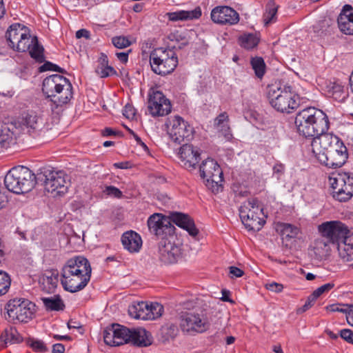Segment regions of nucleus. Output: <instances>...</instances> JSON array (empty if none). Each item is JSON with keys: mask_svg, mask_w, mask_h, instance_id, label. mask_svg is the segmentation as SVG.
<instances>
[{"mask_svg": "<svg viewBox=\"0 0 353 353\" xmlns=\"http://www.w3.org/2000/svg\"><path fill=\"white\" fill-rule=\"evenodd\" d=\"M334 286V284L332 283H325L321 287L316 289L313 292L312 294L314 296H315L316 299H318L320 296H321L323 294L328 292L330 291Z\"/></svg>", "mask_w": 353, "mask_h": 353, "instance_id": "47", "label": "nucleus"}, {"mask_svg": "<svg viewBox=\"0 0 353 353\" xmlns=\"http://www.w3.org/2000/svg\"><path fill=\"white\" fill-rule=\"evenodd\" d=\"M13 124L19 132L28 133L32 137L38 136L44 126L43 119L34 112L22 114Z\"/></svg>", "mask_w": 353, "mask_h": 353, "instance_id": "14", "label": "nucleus"}, {"mask_svg": "<svg viewBox=\"0 0 353 353\" xmlns=\"http://www.w3.org/2000/svg\"><path fill=\"white\" fill-rule=\"evenodd\" d=\"M330 184L332 188V196L340 202H346L353 196V174L339 173L330 177Z\"/></svg>", "mask_w": 353, "mask_h": 353, "instance_id": "12", "label": "nucleus"}, {"mask_svg": "<svg viewBox=\"0 0 353 353\" xmlns=\"http://www.w3.org/2000/svg\"><path fill=\"white\" fill-rule=\"evenodd\" d=\"M42 91L47 99L53 112L68 104L73 97L72 85L70 81L60 74H52L43 81Z\"/></svg>", "mask_w": 353, "mask_h": 353, "instance_id": "3", "label": "nucleus"}, {"mask_svg": "<svg viewBox=\"0 0 353 353\" xmlns=\"http://www.w3.org/2000/svg\"><path fill=\"white\" fill-rule=\"evenodd\" d=\"M295 125L299 134L312 137L316 133L327 132L330 122L322 110L314 107H307L300 110L295 117Z\"/></svg>", "mask_w": 353, "mask_h": 353, "instance_id": "4", "label": "nucleus"}, {"mask_svg": "<svg viewBox=\"0 0 353 353\" xmlns=\"http://www.w3.org/2000/svg\"><path fill=\"white\" fill-rule=\"evenodd\" d=\"M95 72L101 78H105L116 74V70L108 65V57L104 54H101Z\"/></svg>", "mask_w": 353, "mask_h": 353, "instance_id": "37", "label": "nucleus"}, {"mask_svg": "<svg viewBox=\"0 0 353 353\" xmlns=\"http://www.w3.org/2000/svg\"><path fill=\"white\" fill-rule=\"evenodd\" d=\"M27 344L36 352H45L47 351V347L41 340L30 338L27 340Z\"/></svg>", "mask_w": 353, "mask_h": 353, "instance_id": "44", "label": "nucleus"}, {"mask_svg": "<svg viewBox=\"0 0 353 353\" xmlns=\"http://www.w3.org/2000/svg\"><path fill=\"white\" fill-rule=\"evenodd\" d=\"M121 242L123 248L131 253L138 252L142 246L141 236L132 230L123 234Z\"/></svg>", "mask_w": 353, "mask_h": 353, "instance_id": "26", "label": "nucleus"}, {"mask_svg": "<svg viewBox=\"0 0 353 353\" xmlns=\"http://www.w3.org/2000/svg\"><path fill=\"white\" fill-rule=\"evenodd\" d=\"M117 132L114 131L112 128H106L103 131V136H111L115 135Z\"/></svg>", "mask_w": 353, "mask_h": 353, "instance_id": "63", "label": "nucleus"}, {"mask_svg": "<svg viewBox=\"0 0 353 353\" xmlns=\"http://www.w3.org/2000/svg\"><path fill=\"white\" fill-rule=\"evenodd\" d=\"M238 41L242 48L252 50L258 45L259 37L256 34L244 33L239 37Z\"/></svg>", "mask_w": 353, "mask_h": 353, "instance_id": "38", "label": "nucleus"}, {"mask_svg": "<svg viewBox=\"0 0 353 353\" xmlns=\"http://www.w3.org/2000/svg\"><path fill=\"white\" fill-rule=\"evenodd\" d=\"M10 279L7 273L0 271V296L5 294L10 288Z\"/></svg>", "mask_w": 353, "mask_h": 353, "instance_id": "43", "label": "nucleus"}, {"mask_svg": "<svg viewBox=\"0 0 353 353\" xmlns=\"http://www.w3.org/2000/svg\"><path fill=\"white\" fill-rule=\"evenodd\" d=\"M211 19L215 23L233 26L239 23V13L229 6H216L211 11Z\"/></svg>", "mask_w": 353, "mask_h": 353, "instance_id": "23", "label": "nucleus"}, {"mask_svg": "<svg viewBox=\"0 0 353 353\" xmlns=\"http://www.w3.org/2000/svg\"><path fill=\"white\" fill-rule=\"evenodd\" d=\"M239 216L249 231H259L265 223L263 208L256 199L243 202L239 208Z\"/></svg>", "mask_w": 353, "mask_h": 353, "instance_id": "9", "label": "nucleus"}, {"mask_svg": "<svg viewBox=\"0 0 353 353\" xmlns=\"http://www.w3.org/2000/svg\"><path fill=\"white\" fill-rule=\"evenodd\" d=\"M7 316L6 319L13 323H28L36 312V305L25 299H13L10 300L5 306Z\"/></svg>", "mask_w": 353, "mask_h": 353, "instance_id": "10", "label": "nucleus"}, {"mask_svg": "<svg viewBox=\"0 0 353 353\" xmlns=\"http://www.w3.org/2000/svg\"><path fill=\"white\" fill-rule=\"evenodd\" d=\"M5 249L4 245L0 239V263L4 260Z\"/></svg>", "mask_w": 353, "mask_h": 353, "instance_id": "62", "label": "nucleus"}, {"mask_svg": "<svg viewBox=\"0 0 353 353\" xmlns=\"http://www.w3.org/2000/svg\"><path fill=\"white\" fill-rule=\"evenodd\" d=\"M113 45L119 49L127 48L131 45V42L125 37H115L112 39Z\"/></svg>", "mask_w": 353, "mask_h": 353, "instance_id": "46", "label": "nucleus"}, {"mask_svg": "<svg viewBox=\"0 0 353 353\" xmlns=\"http://www.w3.org/2000/svg\"><path fill=\"white\" fill-rule=\"evenodd\" d=\"M228 116L225 112L220 114L215 119L214 123L220 130L227 132L229 130Z\"/></svg>", "mask_w": 353, "mask_h": 353, "instance_id": "45", "label": "nucleus"}, {"mask_svg": "<svg viewBox=\"0 0 353 353\" xmlns=\"http://www.w3.org/2000/svg\"><path fill=\"white\" fill-rule=\"evenodd\" d=\"M340 336L346 342L353 345V331L350 329H343L339 332Z\"/></svg>", "mask_w": 353, "mask_h": 353, "instance_id": "53", "label": "nucleus"}, {"mask_svg": "<svg viewBox=\"0 0 353 353\" xmlns=\"http://www.w3.org/2000/svg\"><path fill=\"white\" fill-rule=\"evenodd\" d=\"M180 326L183 332L202 333L208 330L209 323L203 312L192 311L181 316Z\"/></svg>", "mask_w": 353, "mask_h": 353, "instance_id": "15", "label": "nucleus"}, {"mask_svg": "<svg viewBox=\"0 0 353 353\" xmlns=\"http://www.w3.org/2000/svg\"><path fill=\"white\" fill-rule=\"evenodd\" d=\"M91 273L92 268L86 258L81 256L71 258L62 268L61 283L68 292H79L88 285Z\"/></svg>", "mask_w": 353, "mask_h": 353, "instance_id": "1", "label": "nucleus"}, {"mask_svg": "<svg viewBox=\"0 0 353 353\" xmlns=\"http://www.w3.org/2000/svg\"><path fill=\"white\" fill-rule=\"evenodd\" d=\"M327 26L328 24L325 21H319L313 26L312 28L314 32L319 36H321L326 30Z\"/></svg>", "mask_w": 353, "mask_h": 353, "instance_id": "50", "label": "nucleus"}, {"mask_svg": "<svg viewBox=\"0 0 353 353\" xmlns=\"http://www.w3.org/2000/svg\"><path fill=\"white\" fill-rule=\"evenodd\" d=\"M268 97L271 105L281 112L290 113L298 106L295 94L290 86L272 84L268 88Z\"/></svg>", "mask_w": 353, "mask_h": 353, "instance_id": "6", "label": "nucleus"}, {"mask_svg": "<svg viewBox=\"0 0 353 353\" xmlns=\"http://www.w3.org/2000/svg\"><path fill=\"white\" fill-rule=\"evenodd\" d=\"M350 307V305L332 304L327 306L326 308L330 312H339L345 313L347 315Z\"/></svg>", "mask_w": 353, "mask_h": 353, "instance_id": "49", "label": "nucleus"}, {"mask_svg": "<svg viewBox=\"0 0 353 353\" xmlns=\"http://www.w3.org/2000/svg\"><path fill=\"white\" fill-rule=\"evenodd\" d=\"M251 65L256 76L259 78H262L265 74V65L263 59L261 57L252 58L251 60Z\"/></svg>", "mask_w": 353, "mask_h": 353, "instance_id": "42", "label": "nucleus"}, {"mask_svg": "<svg viewBox=\"0 0 353 353\" xmlns=\"http://www.w3.org/2000/svg\"><path fill=\"white\" fill-rule=\"evenodd\" d=\"M168 19L172 21L192 20L199 19L201 16V10L196 7L192 10H179L167 13Z\"/></svg>", "mask_w": 353, "mask_h": 353, "instance_id": "29", "label": "nucleus"}, {"mask_svg": "<svg viewBox=\"0 0 353 353\" xmlns=\"http://www.w3.org/2000/svg\"><path fill=\"white\" fill-rule=\"evenodd\" d=\"M103 192L108 196L117 199H121L123 196L122 192L119 188L112 185L106 186Z\"/></svg>", "mask_w": 353, "mask_h": 353, "instance_id": "48", "label": "nucleus"}, {"mask_svg": "<svg viewBox=\"0 0 353 353\" xmlns=\"http://www.w3.org/2000/svg\"><path fill=\"white\" fill-rule=\"evenodd\" d=\"M312 137L311 143L312 151L318 161L321 157L325 155L335 143H339L340 139L332 133H316V135Z\"/></svg>", "mask_w": 353, "mask_h": 353, "instance_id": "22", "label": "nucleus"}, {"mask_svg": "<svg viewBox=\"0 0 353 353\" xmlns=\"http://www.w3.org/2000/svg\"><path fill=\"white\" fill-rule=\"evenodd\" d=\"M229 272L230 274L231 278H238L241 277L243 275V271L241 270L240 268L235 267V266H231L229 268Z\"/></svg>", "mask_w": 353, "mask_h": 353, "instance_id": "55", "label": "nucleus"}, {"mask_svg": "<svg viewBox=\"0 0 353 353\" xmlns=\"http://www.w3.org/2000/svg\"><path fill=\"white\" fill-rule=\"evenodd\" d=\"M22 341V337L13 327L6 328L0 336V344L4 347L8 344L19 343Z\"/></svg>", "mask_w": 353, "mask_h": 353, "instance_id": "35", "label": "nucleus"}, {"mask_svg": "<svg viewBox=\"0 0 353 353\" xmlns=\"http://www.w3.org/2000/svg\"><path fill=\"white\" fill-rule=\"evenodd\" d=\"M42 301L48 310L59 311L64 307V304L59 296L43 298Z\"/></svg>", "mask_w": 353, "mask_h": 353, "instance_id": "40", "label": "nucleus"}, {"mask_svg": "<svg viewBox=\"0 0 353 353\" xmlns=\"http://www.w3.org/2000/svg\"><path fill=\"white\" fill-rule=\"evenodd\" d=\"M173 235L161 239L159 243V258L166 264L178 262L183 256L182 244L172 241Z\"/></svg>", "mask_w": 353, "mask_h": 353, "instance_id": "16", "label": "nucleus"}, {"mask_svg": "<svg viewBox=\"0 0 353 353\" xmlns=\"http://www.w3.org/2000/svg\"><path fill=\"white\" fill-rule=\"evenodd\" d=\"M337 245L339 254L343 261L353 260V239L346 236Z\"/></svg>", "mask_w": 353, "mask_h": 353, "instance_id": "33", "label": "nucleus"}, {"mask_svg": "<svg viewBox=\"0 0 353 353\" xmlns=\"http://www.w3.org/2000/svg\"><path fill=\"white\" fill-rule=\"evenodd\" d=\"M116 56L118 58V59L123 63H127L128 61V52H117Z\"/></svg>", "mask_w": 353, "mask_h": 353, "instance_id": "60", "label": "nucleus"}, {"mask_svg": "<svg viewBox=\"0 0 353 353\" xmlns=\"http://www.w3.org/2000/svg\"><path fill=\"white\" fill-rule=\"evenodd\" d=\"M346 319L348 324L353 327V305H350V307L346 315Z\"/></svg>", "mask_w": 353, "mask_h": 353, "instance_id": "58", "label": "nucleus"}, {"mask_svg": "<svg viewBox=\"0 0 353 353\" xmlns=\"http://www.w3.org/2000/svg\"><path fill=\"white\" fill-rule=\"evenodd\" d=\"M339 30L345 34H353V8L345 5L337 19Z\"/></svg>", "mask_w": 353, "mask_h": 353, "instance_id": "25", "label": "nucleus"}, {"mask_svg": "<svg viewBox=\"0 0 353 353\" xmlns=\"http://www.w3.org/2000/svg\"><path fill=\"white\" fill-rule=\"evenodd\" d=\"M38 182H41L46 192L54 196L65 194L70 185L69 176L62 170L44 169L37 174Z\"/></svg>", "mask_w": 353, "mask_h": 353, "instance_id": "7", "label": "nucleus"}, {"mask_svg": "<svg viewBox=\"0 0 353 353\" xmlns=\"http://www.w3.org/2000/svg\"><path fill=\"white\" fill-rule=\"evenodd\" d=\"M168 133L175 143L181 144L190 141L194 137V128L181 117L175 115L168 118L167 121Z\"/></svg>", "mask_w": 353, "mask_h": 353, "instance_id": "13", "label": "nucleus"}, {"mask_svg": "<svg viewBox=\"0 0 353 353\" xmlns=\"http://www.w3.org/2000/svg\"><path fill=\"white\" fill-rule=\"evenodd\" d=\"M15 129L13 123L10 124L0 123V152L3 148H7L15 137Z\"/></svg>", "mask_w": 353, "mask_h": 353, "instance_id": "31", "label": "nucleus"}, {"mask_svg": "<svg viewBox=\"0 0 353 353\" xmlns=\"http://www.w3.org/2000/svg\"><path fill=\"white\" fill-rule=\"evenodd\" d=\"M163 312V307L159 303L148 304L147 320H154L160 317Z\"/></svg>", "mask_w": 353, "mask_h": 353, "instance_id": "41", "label": "nucleus"}, {"mask_svg": "<svg viewBox=\"0 0 353 353\" xmlns=\"http://www.w3.org/2000/svg\"><path fill=\"white\" fill-rule=\"evenodd\" d=\"M331 243H332L322 236L316 239L311 245L316 257L317 259L325 257L330 251Z\"/></svg>", "mask_w": 353, "mask_h": 353, "instance_id": "34", "label": "nucleus"}, {"mask_svg": "<svg viewBox=\"0 0 353 353\" xmlns=\"http://www.w3.org/2000/svg\"><path fill=\"white\" fill-rule=\"evenodd\" d=\"M150 65L155 74L165 76L174 70L178 65V58L172 49L157 48L150 54Z\"/></svg>", "mask_w": 353, "mask_h": 353, "instance_id": "8", "label": "nucleus"}, {"mask_svg": "<svg viewBox=\"0 0 353 353\" xmlns=\"http://www.w3.org/2000/svg\"><path fill=\"white\" fill-rule=\"evenodd\" d=\"M321 236L332 244H338L348 234L347 227L341 221H330L322 223L318 226Z\"/></svg>", "mask_w": 353, "mask_h": 353, "instance_id": "18", "label": "nucleus"}, {"mask_svg": "<svg viewBox=\"0 0 353 353\" xmlns=\"http://www.w3.org/2000/svg\"><path fill=\"white\" fill-rule=\"evenodd\" d=\"M278 6L274 0H270L267 6L265 12L263 14V21L265 26L276 21Z\"/></svg>", "mask_w": 353, "mask_h": 353, "instance_id": "39", "label": "nucleus"}, {"mask_svg": "<svg viewBox=\"0 0 353 353\" xmlns=\"http://www.w3.org/2000/svg\"><path fill=\"white\" fill-rule=\"evenodd\" d=\"M149 230L161 239L169 237L174 234V228L170 219L161 214L155 213L148 219Z\"/></svg>", "mask_w": 353, "mask_h": 353, "instance_id": "20", "label": "nucleus"}, {"mask_svg": "<svg viewBox=\"0 0 353 353\" xmlns=\"http://www.w3.org/2000/svg\"><path fill=\"white\" fill-rule=\"evenodd\" d=\"M65 347L61 343H56L52 346V353H63Z\"/></svg>", "mask_w": 353, "mask_h": 353, "instance_id": "59", "label": "nucleus"}, {"mask_svg": "<svg viewBox=\"0 0 353 353\" xmlns=\"http://www.w3.org/2000/svg\"><path fill=\"white\" fill-rule=\"evenodd\" d=\"M43 68H45V70H54V71H60V68L57 65L52 64L51 63H46L43 65Z\"/></svg>", "mask_w": 353, "mask_h": 353, "instance_id": "61", "label": "nucleus"}, {"mask_svg": "<svg viewBox=\"0 0 353 353\" xmlns=\"http://www.w3.org/2000/svg\"><path fill=\"white\" fill-rule=\"evenodd\" d=\"M284 172V165L281 163L276 164L273 167V174L276 175V178L279 179Z\"/></svg>", "mask_w": 353, "mask_h": 353, "instance_id": "56", "label": "nucleus"}, {"mask_svg": "<svg viewBox=\"0 0 353 353\" xmlns=\"http://www.w3.org/2000/svg\"><path fill=\"white\" fill-rule=\"evenodd\" d=\"M327 94L338 102H343L347 97L348 92L338 82H330L326 86Z\"/></svg>", "mask_w": 353, "mask_h": 353, "instance_id": "30", "label": "nucleus"}, {"mask_svg": "<svg viewBox=\"0 0 353 353\" xmlns=\"http://www.w3.org/2000/svg\"><path fill=\"white\" fill-rule=\"evenodd\" d=\"M37 182V175L28 168L22 165L10 169L4 179L6 188L17 194L31 191Z\"/></svg>", "mask_w": 353, "mask_h": 353, "instance_id": "5", "label": "nucleus"}, {"mask_svg": "<svg viewBox=\"0 0 353 353\" xmlns=\"http://www.w3.org/2000/svg\"><path fill=\"white\" fill-rule=\"evenodd\" d=\"M9 46L18 52H29L30 57L38 62L44 59L43 48L39 43L37 37L32 36L29 29L19 23L10 26L6 32Z\"/></svg>", "mask_w": 353, "mask_h": 353, "instance_id": "2", "label": "nucleus"}, {"mask_svg": "<svg viewBox=\"0 0 353 353\" xmlns=\"http://www.w3.org/2000/svg\"><path fill=\"white\" fill-rule=\"evenodd\" d=\"M172 105L170 101L162 92L157 90H152L149 94L148 110L154 117H163L171 112Z\"/></svg>", "mask_w": 353, "mask_h": 353, "instance_id": "21", "label": "nucleus"}, {"mask_svg": "<svg viewBox=\"0 0 353 353\" xmlns=\"http://www.w3.org/2000/svg\"><path fill=\"white\" fill-rule=\"evenodd\" d=\"M68 327L69 329H71V328H81V325H79V323H77V322L75 321H69L68 323Z\"/></svg>", "mask_w": 353, "mask_h": 353, "instance_id": "64", "label": "nucleus"}, {"mask_svg": "<svg viewBox=\"0 0 353 353\" xmlns=\"http://www.w3.org/2000/svg\"><path fill=\"white\" fill-rule=\"evenodd\" d=\"M348 158V152L346 146L340 139L335 143L325 155L321 157L319 161L325 166L336 169L345 164Z\"/></svg>", "mask_w": 353, "mask_h": 353, "instance_id": "17", "label": "nucleus"}, {"mask_svg": "<svg viewBox=\"0 0 353 353\" xmlns=\"http://www.w3.org/2000/svg\"><path fill=\"white\" fill-rule=\"evenodd\" d=\"M265 288L268 290L275 293L281 292L284 288L283 284L276 282H270L265 284Z\"/></svg>", "mask_w": 353, "mask_h": 353, "instance_id": "52", "label": "nucleus"}, {"mask_svg": "<svg viewBox=\"0 0 353 353\" xmlns=\"http://www.w3.org/2000/svg\"><path fill=\"white\" fill-rule=\"evenodd\" d=\"M199 150L190 144H183L180 147L178 157L181 165L186 169H192L200 159Z\"/></svg>", "mask_w": 353, "mask_h": 353, "instance_id": "24", "label": "nucleus"}, {"mask_svg": "<svg viewBox=\"0 0 353 353\" xmlns=\"http://www.w3.org/2000/svg\"><path fill=\"white\" fill-rule=\"evenodd\" d=\"M199 171L200 176L208 188L213 192H218L221 188L223 177V172L217 162L208 158L201 163Z\"/></svg>", "mask_w": 353, "mask_h": 353, "instance_id": "11", "label": "nucleus"}, {"mask_svg": "<svg viewBox=\"0 0 353 353\" xmlns=\"http://www.w3.org/2000/svg\"><path fill=\"white\" fill-rule=\"evenodd\" d=\"M123 114L128 119H134L136 115V110L132 105L126 104L123 108Z\"/></svg>", "mask_w": 353, "mask_h": 353, "instance_id": "51", "label": "nucleus"}, {"mask_svg": "<svg viewBox=\"0 0 353 353\" xmlns=\"http://www.w3.org/2000/svg\"><path fill=\"white\" fill-rule=\"evenodd\" d=\"M277 230L279 231L283 239L285 240L296 238L301 232L300 228L297 226L287 223H279Z\"/></svg>", "mask_w": 353, "mask_h": 353, "instance_id": "36", "label": "nucleus"}, {"mask_svg": "<svg viewBox=\"0 0 353 353\" xmlns=\"http://www.w3.org/2000/svg\"><path fill=\"white\" fill-rule=\"evenodd\" d=\"M172 219L176 225L185 230L191 236H195L197 235L198 230L189 216L183 213L175 212L172 214Z\"/></svg>", "mask_w": 353, "mask_h": 353, "instance_id": "27", "label": "nucleus"}, {"mask_svg": "<svg viewBox=\"0 0 353 353\" xmlns=\"http://www.w3.org/2000/svg\"><path fill=\"white\" fill-rule=\"evenodd\" d=\"M148 303L145 301H134L128 307L129 315L136 319L147 320Z\"/></svg>", "mask_w": 353, "mask_h": 353, "instance_id": "32", "label": "nucleus"}, {"mask_svg": "<svg viewBox=\"0 0 353 353\" xmlns=\"http://www.w3.org/2000/svg\"><path fill=\"white\" fill-rule=\"evenodd\" d=\"M76 37L81 39L82 37L88 39L90 37V32L85 29H81L76 32Z\"/></svg>", "mask_w": 353, "mask_h": 353, "instance_id": "57", "label": "nucleus"}, {"mask_svg": "<svg viewBox=\"0 0 353 353\" xmlns=\"http://www.w3.org/2000/svg\"><path fill=\"white\" fill-rule=\"evenodd\" d=\"M317 299L312 294L310 295L302 307L298 310V313H302L310 308Z\"/></svg>", "mask_w": 353, "mask_h": 353, "instance_id": "54", "label": "nucleus"}, {"mask_svg": "<svg viewBox=\"0 0 353 353\" xmlns=\"http://www.w3.org/2000/svg\"><path fill=\"white\" fill-rule=\"evenodd\" d=\"M130 342L132 344L146 347L152 343V338L150 333L144 328L138 327L131 330Z\"/></svg>", "mask_w": 353, "mask_h": 353, "instance_id": "28", "label": "nucleus"}, {"mask_svg": "<svg viewBox=\"0 0 353 353\" xmlns=\"http://www.w3.org/2000/svg\"><path fill=\"white\" fill-rule=\"evenodd\" d=\"M131 330L119 324H112L103 331V340L110 346H119L130 342Z\"/></svg>", "mask_w": 353, "mask_h": 353, "instance_id": "19", "label": "nucleus"}]
</instances>
